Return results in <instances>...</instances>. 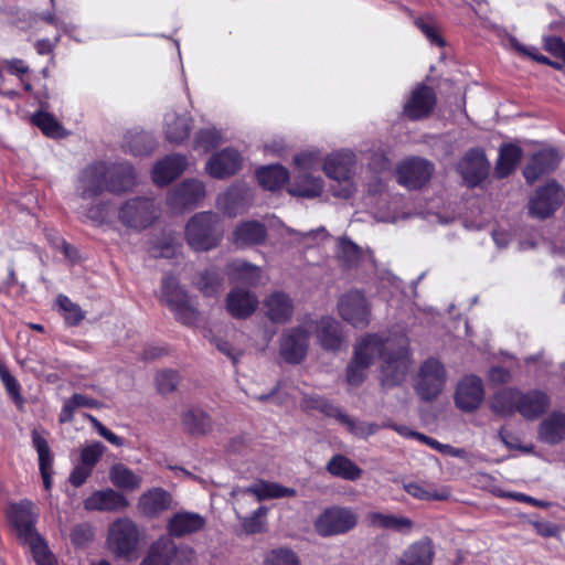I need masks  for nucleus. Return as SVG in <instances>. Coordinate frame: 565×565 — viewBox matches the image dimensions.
<instances>
[{"label": "nucleus", "mask_w": 565, "mask_h": 565, "mask_svg": "<svg viewBox=\"0 0 565 565\" xmlns=\"http://www.w3.org/2000/svg\"><path fill=\"white\" fill-rule=\"evenodd\" d=\"M191 129V119L185 116L174 115L166 120V138L171 143H182L189 138Z\"/></svg>", "instance_id": "42"}, {"label": "nucleus", "mask_w": 565, "mask_h": 565, "mask_svg": "<svg viewBox=\"0 0 565 565\" xmlns=\"http://www.w3.org/2000/svg\"><path fill=\"white\" fill-rule=\"evenodd\" d=\"M128 504L126 497L113 489L95 491L84 501L87 511H120Z\"/></svg>", "instance_id": "26"}, {"label": "nucleus", "mask_w": 565, "mask_h": 565, "mask_svg": "<svg viewBox=\"0 0 565 565\" xmlns=\"http://www.w3.org/2000/svg\"><path fill=\"white\" fill-rule=\"evenodd\" d=\"M256 179L264 190L274 192L288 182L289 172L281 164H269L256 170Z\"/></svg>", "instance_id": "36"}, {"label": "nucleus", "mask_w": 565, "mask_h": 565, "mask_svg": "<svg viewBox=\"0 0 565 565\" xmlns=\"http://www.w3.org/2000/svg\"><path fill=\"white\" fill-rule=\"evenodd\" d=\"M551 404L548 395L540 390L522 392L507 387L493 396L492 409L502 416L519 413L526 420H534L546 413Z\"/></svg>", "instance_id": "3"}, {"label": "nucleus", "mask_w": 565, "mask_h": 565, "mask_svg": "<svg viewBox=\"0 0 565 565\" xmlns=\"http://www.w3.org/2000/svg\"><path fill=\"white\" fill-rule=\"evenodd\" d=\"M7 516L18 537L30 545L36 565H57L54 554L49 550L45 540L35 529L39 510L32 501L21 500L12 503Z\"/></svg>", "instance_id": "2"}, {"label": "nucleus", "mask_w": 565, "mask_h": 565, "mask_svg": "<svg viewBox=\"0 0 565 565\" xmlns=\"http://www.w3.org/2000/svg\"><path fill=\"white\" fill-rule=\"evenodd\" d=\"M221 141V134L215 128H203L195 134L194 147L210 151L218 147Z\"/></svg>", "instance_id": "54"}, {"label": "nucleus", "mask_w": 565, "mask_h": 565, "mask_svg": "<svg viewBox=\"0 0 565 565\" xmlns=\"http://www.w3.org/2000/svg\"><path fill=\"white\" fill-rule=\"evenodd\" d=\"M224 281L221 270L216 267L201 271L194 281L195 287L204 297H215Z\"/></svg>", "instance_id": "41"}, {"label": "nucleus", "mask_w": 565, "mask_h": 565, "mask_svg": "<svg viewBox=\"0 0 565 565\" xmlns=\"http://www.w3.org/2000/svg\"><path fill=\"white\" fill-rule=\"evenodd\" d=\"M186 167L182 154H170L158 161L151 172L152 181L158 186H167L178 179Z\"/></svg>", "instance_id": "24"}, {"label": "nucleus", "mask_w": 565, "mask_h": 565, "mask_svg": "<svg viewBox=\"0 0 565 565\" xmlns=\"http://www.w3.org/2000/svg\"><path fill=\"white\" fill-rule=\"evenodd\" d=\"M543 49L550 53L555 61L565 67V41L557 35H548L543 39Z\"/></svg>", "instance_id": "59"}, {"label": "nucleus", "mask_w": 565, "mask_h": 565, "mask_svg": "<svg viewBox=\"0 0 565 565\" xmlns=\"http://www.w3.org/2000/svg\"><path fill=\"white\" fill-rule=\"evenodd\" d=\"M109 214V203L99 202L93 204L86 210V217L96 226H100L107 222Z\"/></svg>", "instance_id": "61"}, {"label": "nucleus", "mask_w": 565, "mask_h": 565, "mask_svg": "<svg viewBox=\"0 0 565 565\" xmlns=\"http://www.w3.org/2000/svg\"><path fill=\"white\" fill-rule=\"evenodd\" d=\"M437 94L431 86L417 84L403 106V116L411 121L427 119L437 106Z\"/></svg>", "instance_id": "15"}, {"label": "nucleus", "mask_w": 565, "mask_h": 565, "mask_svg": "<svg viewBox=\"0 0 565 565\" xmlns=\"http://www.w3.org/2000/svg\"><path fill=\"white\" fill-rule=\"evenodd\" d=\"M565 200L564 188L555 180L537 186L527 202L529 215L546 220L555 214Z\"/></svg>", "instance_id": "7"}, {"label": "nucleus", "mask_w": 565, "mask_h": 565, "mask_svg": "<svg viewBox=\"0 0 565 565\" xmlns=\"http://www.w3.org/2000/svg\"><path fill=\"white\" fill-rule=\"evenodd\" d=\"M414 24L426 36L431 45H436L438 47L446 46V40L433 21L424 18H416L414 20Z\"/></svg>", "instance_id": "52"}, {"label": "nucleus", "mask_w": 565, "mask_h": 565, "mask_svg": "<svg viewBox=\"0 0 565 565\" xmlns=\"http://www.w3.org/2000/svg\"><path fill=\"white\" fill-rule=\"evenodd\" d=\"M213 343L216 349L228 356L234 365H237L243 354L241 350H236L227 340L222 338H214Z\"/></svg>", "instance_id": "63"}, {"label": "nucleus", "mask_w": 565, "mask_h": 565, "mask_svg": "<svg viewBox=\"0 0 565 565\" xmlns=\"http://www.w3.org/2000/svg\"><path fill=\"white\" fill-rule=\"evenodd\" d=\"M266 514V509L259 507L254 513L245 518L243 521V529L248 534H256L264 531V522L262 518Z\"/></svg>", "instance_id": "62"}, {"label": "nucleus", "mask_w": 565, "mask_h": 565, "mask_svg": "<svg viewBox=\"0 0 565 565\" xmlns=\"http://www.w3.org/2000/svg\"><path fill=\"white\" fill-rule=\"evenodd\" d=\"M264 305L267 309V317L275 323H285L292 317V300L282 291L270 294L265 299Z\"/></svg>", "instance_id": "31"}, {"label": "nucleus", "mask_w": 565, "mask_h": 565, "mask_svg": "<svg viewBox=\"0 0 565 565\" xmlns=\"http://www.w3.org/2000/svg\"><path fill=\"white\" fill-rule=\"evenodd\" d=\"M540 439L550 445H556L565 439V414L553 412L539 426Z\"/></svg>", "instance_id": "35"}, {"label": "nucleus", "mask_w": 565, "mask_h": 565, "mask_svg": "<svg viewBox=\"0 0 565 565\" xmlns=\"http://www.w3.org/2000/svg\"><path fill=\"white\" fill-rule=\"evenodd\" d=\"M218 217L212 212L194 214L185 225V238L195 252H207L215 248L222 239Z\"/></svg>", "instance_id": "4"}, {"label": "nucleus", "mask_w": 565, "mask_h": 565, "mask_svg": "<svg viewBox=\"0 0 565 565\" xmlns=\"http://www.w3.org/2000/svg\"><path fill=\"white\" fill-rule=\"evenodd\" d=\"M522 157L523 150L520 146L512 142L502 143L495 162L497 178L504 179L511 175L520 163Z\"/></svg>", "instance_id": "33"}, {"label": "nucleus", "mask_w": 565, "mask_h": 565, "mask_svg": "<svg viewBox=\"0 0 565 565\" xmlns=\"http://www.w3.org/2000/svg\"><path fill=\"white\" fill-rule=\"evenodd\" d=\"M294 163L297 172L310 173L311 171L319 169L321 164V157L317 151H305L295 156Z\"/></svg>", "instance_id": "56"}, {"label": "nucleus", "mask_w": 565, "mask_h": 565, "mask_svg": "<svg viewBox=\"0 0 565 565\" xmlns=\"http://www.w3.org/2000/svg\"><path fill=\"white\" fill-rule=\"evenodd\" d=\"M369 519L374 526L385 530H393L402 534L411 533L414 526V522L411 519L406 516H397L394 514L372 512L370 513Z\"/></svg>", "instance_id": "40"}, {"label": "nucleus", "mask_w": 565, "mask_h": 565, "mask_svg": "<svg viewBox=\"0 0 565 565\" xmlns=\"http://www.w3.org/2000/svg\"><path fill=\"white\" fill-rule=\"evenodd\" d=\"M149 254L153 258L172 259L178 254V245L175 241L170 236L158 238L151 243L149 247Z\"/></svg>", "instance_id": "51"}, {"label": "nucleus", "mask_w": 565, "mask_h": 565, "mask_svg": "<svg viewBox=\"0 0 565 565\" xmlns=\"http://www.w3.org/2000/svg\"><path fill=\"white\" fill-rule=\"evenodd\" d=\"M320 413L326 415L327 417L334 418L340 424L347 426L348 430L353 433L355 429V422L348 414H345L341 407L332 404L330 401H323L320 409Z\"/></svg>", "instance_id": "55"}, {"label": "nucleus", "mask_w": 565, "mask_h": 565, "mask_svg": "<svg viewBox=\"0 0 565 565\" xmlns=\"http://www.w3.org/2000/svg\"><path fill=\"white\" fill-rule=\"evenodd\" d=\"M179 374L177 371L164 370L156 375V386L160 394L172 393L178 385Z\"/></svg>", "instance_id": "58"}, {"label": "nucleus", "mask_w": 565, "mask_h": 565, "mask_svg": "<svg viewBox=\"0 0 565 565\" xmlns=\"http://www.w3.org/2000/svg\"><path fill=\"white\" fill-rule=\"evenodd\" d=\"M181 423L184 431L192 436H204L213 430L212 417L199 407L184 412L181 416Z\"/></svg>", "instance_id": "34"}, {"label": "nucleus", "mask_w": 565, "mask_h": 565, "mask_svg": "<svg viewBox=\"0 0 565 565\" xmlns=\"http://www.w3.org/2000/svg\"><path fill=\"white\" fill-rule=\"evenodd\" d=\"M205 195L203 182L195 179H186L172 189L167 203L171 209L185 210L194 207Z\"/></svg>", "instance_id": "19"}, {"label": "nucleus", "mask_w": 565, "mask_h": 565, "mask_svg": "<svg viewBox=\"0 0 565 565\" xmlns=\"http://www.w3.org/2000/svg\"><path fill=\"white\" fill-rule=\"evenodd\" d=\"M158 217L154 201L148 198H132L120 205L118 220L127 228L141 232L150 227Z\"/></svg>", "instance_id": "8"}, {"label": "nucleus", "mask_w": 565, "mask_h": 565, "mask_svg": "<svg viewBox=\"0 0 565 565\" xmlns=\"http://www.w3.org/2000/svg\"><path fill=\"white\" fill-rule=\"evenodd\" d=\"M355 166V154L352 151H338L329 154L323 161V172L335 181L351 180Z\"/></svg>", "instance_id": "23"}, {"label": "nucleus", "mask_w": 565, "mask_h": 565, "mask_svg": "<svg viewBox=\"0 0 565 565\" xmlns=\"http://www.w3.org/2000/svg\"><path fill=\"white\" fill-rule=\"evenodd\" d=\"M138 543L139 530L134 521L127 518L118 519L110 525L107 544L116 556L129 557Z\"/></svg>", "instance_id": "13"}, {"label": "nucleus", "mask_w": 565, "mask_h": 565, "mask_svg": "<svg viewBox=\"0 0 565 565\" xmlns=\"http://www.w3.org/2000/svg\"><path fill=\"white\" fill-rule=\"evenodd\" d=\"M174 550L171 542L157 541L150 546L141 565H170L174 557Z\"/></svg>", "instance_id": "43"}, {"label": "nucleus", "mask_w": 565, "mask_h": 565, "mask_svg": "<svg viewBox=\"0 0 565 565\" xmlns=\"http://www.w3.org/2000/svg\"><path fill=\"white\" fill-rule=\"evenodd\" d=\"M265 565H301L298 555L290 548L271 550L265 557Z\"/></svg>", "instance_id": "53"}, {"label": "nucleus", "mask_w": 565, "mask_h": 565, "mask_svg": "<svg viewBox=\"0 0 565 565\" xmlns=\"http://www.w3.org/2000/svg\"><path fill=\"white\" fill-rule=\"evenodd\" d=\"M226 273L232 281L249 287H256L260 280L259 267L243 260H234L227 264Z\"/></svg>", "instance_id": "39"}, {"label": "nucleus", "mask_w": 565, "mask_h": 565, "mask_svg": "<svg viewBox=\"0 0 565 565\" xmlns=\"http://www.w3.org/2000/svg\"><path fill=\"white\" fill-rule=\"evenodd\" d=\"M94 530L87 523L75 525L70 534L71 542L75 547L87 546L94 540Z\"/></svg>", "instance_id": "57"}, {"label": "nucleus", "mask_w": 565, "mask_h": 565, "mask_svg": "<svg viewBox=\"0 0 565 565\" xmlns=\"http://www.w3.org/2000/svg\"><path fill=\"white\" fill-rule=\"evenodd\" d=\"M31 437L32 445L39 456V469L43 479V484L45 490L49 491L52 488L53 455L51 452L47 440L36 429L32 430Z\"/></svg>", "instance_id": "30"}, {"label": "nucleus", "mask_w": 565, "mask_h": 565, "mask_svg": "<svg viewBox=\"0 0 565 565\" xmlns=\"http://www.w3.org/2000/svg\"><path fill=\"white\" fill-rule=\"evenodd\" d=\"M205 519L195 512H177L168 522L167 531L172 537H183L201 531Z\"/></svg>", "instance_id": "27"}, {"label": "nucleus", "mask_w": 565, "mask_h": 565, "mask_svg": "<svg viewBox=\"0 0 565 565\" xmlns=\"http://www.w3.org/2000/svg\"><path fill=\"white\" fill-rule=\"evenodd\" d=\"M383 359L381 370V385L384 388H392L402 384L409 371L411 353L407 347H399L393 351H386L384 344L383 354L379 355Z\"/></svg>", "instance_id": "11"}, {"label": "nucleus", "mask_w": 565, "mask_h": 565, "mask_svg": "<svg viewBox=\"0 0 565 565\" xmlns=\"http://www.w3.org/2000/svg\"><path fill=\"white\" fill-rule=\"evenodd\" d=\"M242 161V156L237 150L224 148L209 159L206 171L214 179H226L239 171Z\"/></svg>", "instance_id": "21"}, {"label": "nucleus", "mask_w": 565, "mask_h": 565, "mask_svg": "<svg viewBox=\"0 0 565 565\" xmlns=\"http://www.w3.org/2000/svg\"><path fill=\"white\" fill-rule=\"evenodd\" d=\"M446 384V370L441 362L435 358L424 361L418 371L415 391L425 402L435 401Z\"/></svg>", "instance_id": "10"}, {"label": "nucleus", "mask_w": 565, "mask_h": 565, "mask_svg": "<svg viewBox=\"0 0 565 565\" xmlns=\"http://www.w3.org/2000/svg\"><path fill=\"white\" fill-rule=\"evenodd\" d=\"M317 339L327 351L340 350L343 337L340 323L332 317H322L317 323Z\"/></svg>", "instance_id": "28"}, {"label": "nucleus", "mask_w": 565, "mask_h": 565, "mask_svg": "<svg viewBox=\"0 0 565 565\" xmlns=\"http://www.w3.org/2000/svg\"><path fill=\"white\" fill-rule=\"evenodd\" d=\"M484 390L482 381L477 375L465 376L457 385L455 404L463 412H473L482 403Z\"/></svg>", "instance_id": "20"}, {"label": "nucleus", "mask_w": 565, "mask_h": 565, "mask_svg": "<svg viewBox=\"0 0 565 565\" xmlns=\"http://www.w3.org/2000/svg\"><path fill=\"white\" fill-rule=\"evenodd\" d=\"M489 170L490 162L480 147L468 149L457 163V171L469 189L480 186L487 180Z\"/></svg>", "instance_id": "12"}, {"label": "nucleus", "mask_w": 565, "mask_h": 565, "mask_svg": "<svg viewBox=\"0 0 565 565\" xmlns=\"http://www.w3.org/2000/svg\"><path fill=\"white\" fill-rule=\"evenodd\" d=\"M396 171L401 185L408 190H418L429 182L434 164L423 158H411L399 163Z\"/></svg>", "instance_id": "16"}, {"label": "nucleus", "mask_w": 565, "mask_h": 565, "mask_svg": "<svg viewBox=\"0 0 565 565\" xmlns=\"http://www.w3.org/2000/svg\"><path fill=\"white\" fill-rule=\"evenodd\" d=\"M0 381L3 384L8 396L13 401L17 407H22L24 398L21 394L19 381L11 374L9 369L0 361Z\"/></svg>", "instance_id": "50"}, {"label": "nucleus", "mask_w": 565, "mask_h": 565, "mask_svg": "<svg viewBox=\"0 0 565 565\" xmlns=\"http://www.w3.org/2000/svg\"><path fill=\"white\" fill-rule=\"evenodd\" d=\"M337 258L343 267H356L362 259V250L360 246L347 237H342L338 242Z\"/></svg>", "instance_id": "46"}, {"label": "nucleus", "mask_w": 565, "mask_h": 565, "mask_svg": "<svg viewBox=\"0 0 565 565\" xmlns=\"http://www.w3.org/2000/svg\"><path fill=\"white\" fill-rule=\"evenodd\" d=\"M258 307L256 295L241 287H234L226 296V310L235 319H247Z\"/></svg>", "instance_id": "22"}, {"label": "nucleus", "mask_w": 565, "mask_h": 565, "mask_svg": "<svg viewBox=\"0 0 565 565\" xmlns=\"http://www.w3.org/2000/svg\"><path fill=\"white\" fill-rule=\"evenodd\" d=\"M310 333L302 327L286 330L280 338L279 354L289 364L301 363L308 353Z\"/></svg>", "instance_id": "17"}, {"label": "nucleus", "mask_w": 565, "mask_h": 565, "mask_svg": "<svg viewBox=\"0 0 565 565\" xmlns=\"http://www.w3.org/2000/svg\"><path fill=\"white\" fill-rule=\"evenodd\" d=\"M562 157L554 148H545L534 152L523 169V177L527 184H534L543 175L555 171Z\"/></svg>", "instance_id": "18"}, {"label": "nucleus", "mask_w": 565, "mask_h": 565, "mask_svg": "<svg viewBox=\"0 0 565 565\" xmlns=\"http://www.w3.org/2000/svg\"><path fill=\"white\" fill-rule=\"evenodd\" d=\"M358 515L349 508L333 505L324 509L315 521V530L322 537L341 535L353 530Z\"/></svg>", "instance_id": "9"}, {"label": "nucleus", "mask_w": 565, "mask_h": 565, "mask_svg": "<svg viewBox=\"0 0 565 565\" xmlns=\"http://www.w3.org/2000/svg\"><path fill=\"white\" fill-rule=\"evenodd\" d=\"M384 340L377 334H366L354 345L353 356L347 365V382L360 386L366 379V371L376 355H382Z\"/></svg>", "instance_id": "5"}, {"label": "nucleus", "mask_w": 565, "mask_h": 565, "mask_svg": "<svg viewBox=\"0 0 565 565\" xmlns=\"http://www.w3.org/2000/svg\"><path fill=\"white\" fill-rule=\"evenodd\" d=\"M287 191L292 196L318 198L323 191V180L308 172H297Z\"/></svg>", "instance_id": "29"}, {"label": "nucleus", "mask_w": 565, "mask_h": 565, "mask_svg": "<svg viewBox=\"0 0 565 565\" xmlns=\"http://www.w3.org/2000/svg\"><path fill=\"white\" fill-rule=\"evenodd\" d=\"M266 236L267 230L258 221L243 222L233 232L234 244L238 247L263 244Z\"/></svg>", "instance_id": "32"}, {"label": "nucleus", "mask_w": 565, "mask_h": 565, "mask_svg": "<svg viewBox=\"0 0 565 565\" xmlns=\"http://www.w3.org/2000/svg\"><path fill=\"white\" fill-rule=\"evenodd\" d=\"M338 311L354 328L364 329L370 324L371 307L362 291L350 290L342 295L338 301Z\"/></svg>", "instance_id": "14"}, {"label": "nucleus", "mask_w": 565, "mask_h": 565, "mask_svg": "<svg viewBox=\"0 0 565 565\" xmlns=\"http://www.w3.org/2000/svg\"><path fill=\"white\" fill-rule=\"evenodd\" d=\"M32 122L47 137L57 138L62 135V125L50 113L36 111L32 116Z\"/></svg>", "instance_id": "49"}, {"label": "nucleus", "mask_w": 565, "mask_h": 565, "mask_svg": "<svg viewBox=\"0 0 565 565\" xmlns=\"http://www.w3.org/2000/svg\"><path fill=\"white\" fill-rule=\"evenodd\" d=\"M92 472H93L92 468H89L83 463H79V465L75 466L73 468V470L71 471L68 481L73 487L79 488L90 477Z\"/></svg>", "instance_id": "64"}, {"label": "nucleus", "mask_w": 565, "mask_h": 565, "mask_svg": "<svg viewBox=\"0 0 565 565\" xmlns=\"http://www.w3.org/2000/svg\"><path fill=\"white\" fill-rule=\"evenodd\" d=\"M56 303L66 326L76 327L85 319V311H83L82 308L77 303L73 302L67 296L58 295Z\"/></svg>", "instance_id": "48"}, {"label": "nucleus", "mask_w": 565, "mask_h": 565, "mask_svg": "<svg viewBox=\"0 0 565 565\" xmlns=\"http://www.w3.org/2000/svg\"><path fill=\"white\" fill-rule=\"evenodd\" d=\"M109 478L115 487L124 490H135L141 483V479L122 463L114 465L110 468Z\"/></svg>", "instance_id": "44"}, {"label": "nucleus", "mask_w": 565, "mask_h": 565, "mask_svg": "<svg viewBox=\"0 0 565 565\" xmlns=\"http://www.w3.org/2000/svg\"><path fill=\"white\" fill-rule=\"evenodd\" d=\"M79 195L84 200L94 199L104 192L120 194L136 183L134 167L129 163L108 166L97 161L85 167L79 174Z\"/></svg>", "instance_id": "1"}, {"label": "nucleus", "mask_w": 565, "mask_h": 565, "mask_svg": "<svg viewBox=\"0 0 565 565\" xmlns=\"http://www.w3.org/2000/svg\"><path fill=\"white\" fill-rule=\"evenodd\" d=\"M153 147L154 142L147 132H134L125 137L124 150L134 156L149 154Z\"/></svg>", "instance_id": "47"}, {"label": "nucleus", "mask_w": 565, "mask_h": 565, "mask_svg": "<svg viewBox=\"0 0 565 565\" xmlns=\"http://www.w3.org/2000/svg\"><path fill=\"white\" fill-rule=\"evenodd\" d=\"M326 470L332 477L348 481H356L363 473V470L353 460L341 454H337L330 458Z\"/></svg>", "instance_id": "37"}, {"label": "nucleus", "mask_w": 565, "mask_h": 565, "mask_svg": "<svg viewBox=\"0 0 565 565\" xmlns=\"http://www.w3.org/2000/svg\"><path fill=\"white\" fill-rule=\"evenodd\" d=\"M170 503V494L161 488L149 490L141 495L139 501L141 511L148 516H154L166 511L169 509Z\"/></svg>", "instance_id": "38"}, {"label": "nucleus", "mask_w": 565, "mask_h": 565, "mask_svg": "<svg viewBox=\"0 0 565 565\" xmlns=\"http://www.w3.org/2000/svg\"><path fill=\"white\" fill-rule=\"evenodd\" d=\"M434 558V542L430 537L425 536L407 546L399 556L397 565H433Z\"/></svg>", "instance_id": "25"}, {"label": "nucleus", "mask_w": 565, "mask_h": 565, "mask_svg": "<svg viewBox=\"0 0 565 565\" xmlns=\"http://www.w3.org/2000/svg\"><path fill=\"white\" fill-rule=\"evenodd\" d=\"M161 300L173 312L178 322L188 327L196 324L200 312L190 305L188 291L171 273L162 277Z\"/></svg>", "instance_id": "6"}, {"label": "nucleus", "mask_w": 565, "mask_h": 565, "mask_svg": "<svg viewBox=\"0 0 565 565\" xmlns=\"http://www.w3.org/2000/svg\"><path fill=\"white\" fill-rule=\"evenodd\" d=\"M105 446L100 441H95L92 445L84 447L81 451V463L94 469L96 463L102 458Z\"/></svg>", "instance_id": "60"}, {"label": "nucleus", "mask_w": 565, "mask_h": 565, "mask_svg": "<svg viewBox=\"0 0 565 565\" xmlns=\"http://www.w3.org/2000/svg\"><path fill=\"white\" fill-rule=\"evenodd\" d=\"M248 491L254 493L258 500L288 498L296 494L295 489L269 481H262L260 483L254 484Z\"/></svg>", "instance_id": "45"}]
</instances>
